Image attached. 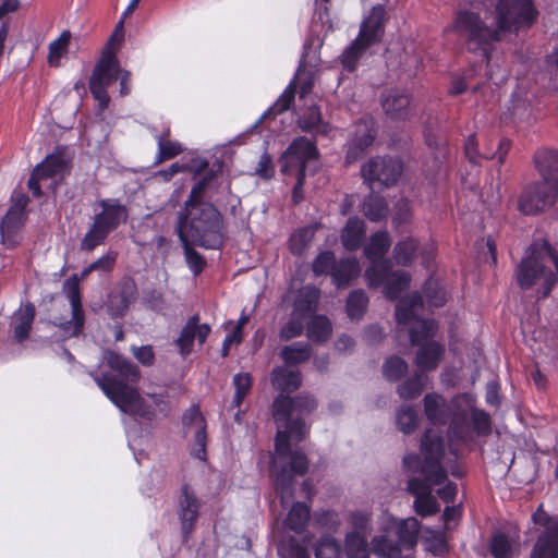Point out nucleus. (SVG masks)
<instances>
[{
    "mask_svg": "<svg viewBox=\"0 0 558 558\" xmlns=\"http://www.w3.org/2000/svg\"><path fill=\"white\" fill-rule=\"evenodd\" d=\"M316 407V400L310 395H300L295 399L281 395L274 401V418L278 430L271 461L276 490L282 505L293 496L294 476L304 475L308 468L304 453L291 450L290 441L300 442L308 433L304 421L295 415L310 413Z\"/></svg>",
    "mask_w": 558,
    "mask_h": 558,
    "instance_id": "obj_1",
    "label": "nucleus"
},
{
    "mask_svg": "<svg viewBox=\"0 0 558 558\" xmlns=\"http://www.w3.org/2000/svg\"><path fill=\"white\" fill-rule=\"evenodd\" d=\"M432 429H427L421 440V456L408 454L403 459L407 469L418 473V477L410 478L408 483L409 492L415 496L414 509L421 517H428L437 513L440 506L436 497L432 494L434 486H441L446 480V470L439 461L441 456V444L436 442L434 452L430 441Z\"/></svg>",
    "mask_w": 558,
    "mask_h": 558,
    "instance_id": "obj_2",
    "label": "nucleus"
},
{
    "mask_svg": "<svg viewBox=\"0 0 558 558\" xmlns=\"http://www.w3.org/2000/svg\"><path fill=\"white\" fill-rule=\"evenodd\" d=\"M204 183H197L185 201L179 216L177 232L180 241L191 240L194 245L218 250L223 244V222L220 213L204 202Z\"/></svg>",
    "mask_w": 558,
    "mask_h": 558,
    "instance_id": "obj_3",
    "label": "nucleus"
},
{
    "mask_svg": "<svg viewBox=\"0 0 558 558\" xmlns=\"http://www.w3.org/2000/svg\"><path fill=\"white\" fill-rule=\"evenodd\" d=\"M423 311L422 296L414 292L400 299L396 306V319L399 326L408 328L411 343L421 345L415 363L422 373L437 368L441 361L445 347L436 341H428L437 330L438 324L434 319L421 318Z\"/></svg>",
    "mask_w": 558,
    "mask_h": 558,
    "instance_id": "obj_4",
    "label": "nucleus"
},
{
    "mask_svg": "<svg viewBox=\"0 0 558 558\" xmlns=\"http://www.w3.org/2000/svg\"><path fill=\"white\" fill-rule=\"evenodd\" d=\"M102 359L120 378L118 379L108 374L95 376V381L98 387L123 413L134 417L151 418L153 411L141 397L140 392L123 383V380L130 383L138 380L140 372L137 366L112 351L104 352Z\"/></svg>",
    "mask_w": 558,
    "mask_h": 558,
    "instance_id": "obj_5",
    "label": "nucleus"
},
{
    "mask_svg": "<svg viewBox=\"0 0 558 558\" xmlns=\"http://www.w3.org/2000/svg\"><path fill=\"white\" fill-rule=\"evenodd\" d=\"M424 413L433 425H448L449 451L458 457L460 447L469 438L468 412L472 409V393H458L447 401L437 392L426 393Z\"/></svg>",
    "mask_w": 558,
    "mask_h": 558,
    "instance_id": "obj_6",
    "label": "nucleus"
},
{
    "mask_svg": "<svg viewBox=\"0 0 558 558\" xmlns=\"http://www.w3.org/2000/svg\"><path fill=\"white\" fill-rule=\"evenodd\" d=\"M391 245L387 231L374 233L364 248L365 256L372 265L365 270V279L369 287L383 286V292L389 300H397L401 292L410 287L411 277L405 270H392L388 259H381Z\"/></svg>",
    "mask_w": 558,
    "mask_h": 558,
    "instance_id": "obj_7",
    "label": "nucleus"
},
{
    "mask_svg": "<svg viewBox=\"0 0 558 558\" xmlns=\"http://www.w3.org/2000/svg\"><path fill=\"white\" fill-rule=\"evenodd\" d=\"M554 265L558 274V255L547 242H534L526 250L515 269V280L523 290H533L538 299L546 298L555 282V274L548 268Z\"/></svg>",
    "mask_w": 558,
    "mask_h": 558,
    "instance_id": "obj_8",
    "label": "nucleus"
},
{
    "mask_svg": "<svg viewBox=\"0 0 558 558\" xmlns=\"http://www.w3.org/2000/svg\"><path fill=\"white\" fill-rule=\"evenodd\" d=\"M452 31L462 39L468 49L478 52L486 66L490 62L493 44L501 40L495 19L488 12L482 15L473 10L459 11L452 24Z\"/></svg>",
    "mask_w": 558,
    "mask_h": 558,
    "instance_id": "obj_9",
    "label": "nucleus"
},
{
    "mask_svg": "<svg viewBox=\"0 0 558 558\" xmlns=\"http://www.w3.org/2000/svg\"><path fill=\"white\" fill-rule=\"evenodd\" d=\"M128 217L126 206L117 198H104L96 202L93 221L81 241V250L93 251L104 244L108 235L124 223Z\"/></svg>",
    "mask_w": 558,
    "mask_h": 558,
    "instance_id": "obj_10",
    "label": "nucleus"
},
{
    "mask_svg": "<svg viewBox=\"0 0 558 558\" xmlns=\"http://www.w3.org/2000/svg\"><path fill=\"white\" fill-rule=\"evenodd\" d=\"M385 13V7L378 4L373 7L369 15L364 19L360 27L359 36L341 54V64L344 70L353 72L367 50L381 39L384 35Z\"/></svg>",
    "mask_w": 558,
    "mask_h": 558,
    "instance_id": "obj_11",
    "label": "nucleus"
},
{
    "mask_svg": "<svg viewBox=\"0 0 558 558\" xmlns=\"http://www.w3.org/2000/svg\"><path fill=\"white\" fill-rule=\"evenodd\" d=\"M536 11L531 0H498L496 4V25L502 37L507 31H519L532 25Z\"/></svg>",
    "mask_w": 558,
    "mask_h": 558,
    "instance_id": "obj_12",
    "label": "nucleus"
},
{
    "mask_svg": "<svg viewBox=\"0 0 558 558\" xmlns=\"http://www.w3.org/2000/svg\"><path fill=\"white\" fill-rule=\"evenodd\" d=\"M120 73L121 69L114 53L109 49L105 50L89 81L90 92L101 110L109 104L107 87L118 80Z\"/></svg>",
    "mask_w": 558,
    "mask_h": 558,
    "instance_id": "obj_13",
    "label": "nucleus"
},
{
    "mask_svg": "<svg viewBox=\"0 0 558 558\" xmlns=\"http://www.w3.org/2000/svg\"><path fill=\"white\" fill-rule=\"evenodd\" d=\"M28 202L27 195L14 192L11 197V206L0 221L1 240L9 248L14 247L22 239L21 232L27 217L26 207Z\"/></svg>",
    "mask_w": 558,
    "mask_h": 558,
    "instance_id": "obj_14",
    "label": "nucleus"
},
{
    "mask_svg": "<svg viewBox=\"0 0 558 558\" xmlns=\"http://www.w3.org/2000/svg\"><path fill=\"white\" fill-rule=\"evenodd\" d=\"M71 155L65 147H57L33 170L28 180V189L35 197L41 195L40 181L62 177L69 169Z\"/></svg>",
    "mask_w": 558,
    "mask_h": 558,
    "instance_id": "obj_15",
    "label": "nucleus"
},
{
    "mask_svg": "<svg viewBox=\"0 0 558 558\" xmlns=\"http://www.w3.org/2000/svg\"><path fill=\"white\" fill-rule=\"evenodd\" d=\"M361 173L368 186L374 190L376 185L390 186L395 184L402 173V163L392 157L371 158L361 168Z\"/></svg>",
    "mask_w": 558,
    "mask_h": 558,
    "instance_id": "obj_16",
    "label": "nucleus"
},
{
    "mask_svg": "<svg viewBox=\"0 0 558 558\" xmlns=\"http://www.w3.org/2000/svg\"><path fill=\"white\" fill-rule=\"evenodd\" d=\"M558 195L555 182H536L527 185L518 202L519 210L524 215H535L549 208Z\"/></svg>",
    "mask_w": 558,
    "mask_h": 558,
    "instance_id": "obj_17",
    "label": "nucleus"
},
{
    "mask_svg": "<svg viewBox=\"0 0 558 558\" xmlns=\"http://www.w3.org/2000/svg\"><path fill=\"white\" fill-rule=\"evenodd\" d=\"M317 149L312 141L301 136L295 138L280 157L281 172L305 177L306 162L314 159Z\"/></svg>",
    "mask_w": 558,
    "mask_h": 558,
    "instance_id": "obj_18",
    "label": "nucleus"
},
{
    "mask_svg": "<svg viewBox=\"0 0 558 558\" xmlns=\"http://www.w3.org/2000/svg\"><path fill=\"white\" fill-rule=\"evenodd\" d=\"M185 437L190 440L191 456L205 461L207 458L206 422L197 405L190 407L182 417Z\"/></svg>",
    "mask_w": 558,
    "mask_h": 558,
    "instance_id": "obj_19",
    "label": "nucleus"
},
{
    "mask_svg": "<svg viewBox=\"0 0 558 558\" xmlns=\"http://www.w3.org/2000/svg\"><path fill=\"white\" fill-rule=\"evenodd\" d=\"M536 524L544 530L537 537L531 558H558V517H547L546 512L538 509L533 514Z\"/></svg>",
    "mask_w": 558,
    "mask_h": 558,
    "instance_id": "obj_20",
    "label": "nucleus"
},
{
    "mask_svg": "<svg viewBox=\"0 0 558 558\" xmlns=\"http://www.w3.org/2000/svg\"><path fill=\"white\" fill-rule=\"evenodd\" d=\"M80 278L74 275L68 278L63 283V291L70 302L72 318L69 322L60 324L64 338L77 336L84 326V312L78 286Z\"/></svg>",
    "mask_w": 558,
    "mask_h": 558,
    "instance_id": "obj_21",
    "label": "nucleus"
},
{
    "mask_svg": "<svg viewBox=\"0 0 558 558\" xmlns=\"http://www.w3.org/2000/svg\"><path fill=\"white\" fill-rule=\"evenodd\" d=\"M430 441L434 442V445H433L434 452L436 451V442L439 441L441 444L442 452H441V456L439 457V461L444 465V469L446 470V476L448 475V473H450L451 475H453L456 477H461L464 472H463L462 468L459 465V463L457 462V460H456L457 457L453 456V458H451V457L446 456L444 440L433 429H432ZM441 485H442V487H439L437 489V495L439 496V498L442 501H445L447 504L452 502L458 493L457 485L452 482H448L447 478L445 480V482Z\"/></svg>",
    "mask_w": 558,
    "mask_h": 558,
    "instance_id": "obj_22",
    "label": "nucleus"
},
{
    "mask_svg": "<svg viewBox=\"0 0 558 558\" xmlns=\"http://www.w3.org/2000/svg\"><path fill=\"white\" fill-rule=\"evenodd\" d=\"M374 121L372 118L362 119L348 142L347 162L355 161L375 140Z\"/></svg>",
    "mask_w": 558,
    "mask_h": 558,
    "instance_id": "obj_23",
    "label": "nucleus"
},
{
    "mask_svg": "<svg viewBox=\"0 0 558 558\" xmlns=\"http://www.w3.org/2000/svg\"><path fill=\"white\" fill-rule=\"evenodd\" d=\"M199 501L194 492L184 485L179 496V519L184 539H186L194 530L198 518Z\"/></svg>",
    "mask_w": 558,
    "mask_h": 558,
    "instance_id": "obj_24",
    "label": "nucleus"
},
{
    "mask_svg": "<svg viewBox=\"0 0 558 558\" xmlns=\"http://www.w3.org/2000/svg\"><path fill=\"white\" fill-rule=\"evenodd\" d=\"M477 146L478 143L476 136L474 134L470 135L464 144V154L471 163L478 165L480 161L484 158H496L498 160V163H502L510 149L511 142L506 138L500 140L497 144L496 151H492L490 149H484L483 151H478Z\"/></svg>",
    "mask_w": 558,
    "mask_h": 558,
    "instance_id": "obj_25",
    "label": "nucleus"
},
{
    "mask_svg": "<svg viewBox=\"0 0 558 558\" xmlns=\"http://www.w3.org/2000/svg\"><path fill=\"white\" fill-rule=\"evenodd\" d=\"M381 106L392 120H407L410 117V98L398 89L387 90L381 97Z\"/></svg>",
    "mask_w": 558,
    "mask_h": 558,
    "instance_id": "obj_26",
    "label": "nucleus"
},
{
    "mask_svg": "<svg viewBox=\"0 0 558 558\" xmlns=\"http://www.w3.org/2000/svg\"><path fill=\"white\" fill-rule=\"evenodd\" d=\"M136 299V287L131 280L123 281L108 298V308L112 316L124 314L130 304Z\"/></svg>",
    "mask_w": 558,
    "mask_h": 558,
    "instance_id": "obj_27",
    "label": "nucleus"
},
{
    "mask_svg": "<svg viewBox=\"0 0 558 558\" xmlns=\"http://www.w3.org/2000/svg\"><path fill=\"white\" fill-rule=\"evenodd\" d=\"M389 530L396 531L398 542L407 549L413 548L417 543L420 522L416 518L410 517L404 520L391 519Z\"/></svg>",
    "mask_w": 558,
    "mask_h": 558,
    "instance_id": "obj_28",
    "label": "nucleus"
},
{
    "mask_svg": "<svg viewBox=\"0 0 558 558\" xmlns=\"http://www.w3.org/2000/svg\"><path fill=\"white\" fill-rule=\"evenodd\" d=\"M361 272V267L356 258H343L336 262L333 270L331 271V279L333 284L338 288L347 287L353 279L357 278Z\"/></svg>",
    "mask_w": 558,
    "mask_h": 558,
    "instance_id": "obj_29",
    "label": "nucleus"
},
{
    "mask_svg": "<svg viewBox=\"0 0 558 558\" xmlns=\"http://www.w3.org/2000/svg\"><path fill=\"white\" fill-rule=\"evenodd\" d=\"M299 126L303 132L312 133L315 135H328L331 128L323 121L322 113L318 107H308L298 120Z\"/></svg>",
    "mask_w": 558,
    "mask_h": 558,
    "instance_id": "obj_30",
    "label": "nucleus"
},
{
    "mask_svg": "<svg viewBox=\"0 0 558 558\" xmlns=\"http://www.w3.org/2000/svg\"><path fill=\"white\" fill-rule=\"evenodd\" d=\"M320 291L313 286H305L300 289L296 299L294 301L293 311L296 314L308 318L316 312L319 302Z\"/></svg>",
    "mask_w": 558,
    "mask_h": 558,
    "instance_id": "obj_31",
    "label": "nucleus"
},
{
    "mask_svg": "<svg viewBox=\"0 0 558 558\" xmlns=\"http://www.w3.org/2000/svg\"><path fill=\"white\" fill-rule=\"evenodd\" d=\"M364 236V221L360 218L352 217L347 221L341 232V243L345 250L355 251L361 246Z\"/></svg>",
    "mask_w": 558,
    "mask_h": 558,
    "instance_id": "obj_32",
    "label": "nucleus"
},
{
    "mask_svg": "<svg viewBox=\"0 0 558 558\" xmlns=\"http://www.w3.org/2000/svg\"><path fill=\"white\" fill-rule=\"evenodd\" d=\"M271 381L276 389L292 392L301 385V373L290 366H280L274 369Z\"/></svg>",
    "mask_w": 558,
    "mask_h": 558,
    "instance_id": "obj_33",
    "label": "nucleus"
},
{
    "mask_svg": "<svg viewBox=\"0 0 558 558\" xmlns=\"http://www.w3.org/2000/svg\"><path fill=\"white\" fill-rule=\"evenodd\" d=\"M35 317V307L27 303L22 305L12 317V327L14 336L19 341H23L28 337L32 324Z\"/></svg>",
    "mask_w": 558,
    "mask_h": 558,
    "instance_id": "obj_34",
    "label": "nucleus"
},
{
    "mask_svg": "<svg viewBox=\"0 0 558 558\" xmlns=\"http://www.w3.org/2000/svg\"><path fill=\"white\" fill-rule=\"evenodd\" d=\"M389 529L383 535L375 536L372 539V551L377 558H398L401 553V544L398 541L389 538Z\"/></svg>",
    "mask_w": 558,
    "mask_h": 558,
    "instance_id": "obj_35",
    "label": "nucleus"
},
{
    "mask_svg": "<svg viewBox=\"0 0 558 558\" xmlns=\"http://www.w3.org/2000/svg\"><path fill=\"white\" fill-rule=\"evenodd\" d=\"M426 145L433 150V159L430 166L429 161H426L425 172L427 177L433 179L437 173L442 171V165L446 159L447 150L440 141L429 134L426 135Z\"/></svg>",
    "mask_w": 558,
    "mask_h": 558,
    "instance_id": "obj_36",
    "label": "nucleus"
},
{
    "mask_svg": "<svg viewBox=\"0 0 558 558\" xmlns=\"http://www.w3.org/2000/svg\"><path fill=\"white\" fill-rule=\"evenodd\" d=\"M427 376L420 372H415L412 376L407 378L397 388V392L401 399L412 400L421 396L425 387Z\"/></svg>",
    "mask_w": 558,
    "mask_h": 558,
    "instance_id": "obj_37",
    "label": "nucleus"
},
{
    "mask_svg": "<svg viewBox=\"0 0 558 558\" xmlns=\"http://www.w3.org/2000/svg\"><path fill=\"white\" fill-rule=\"evenodd\" d=\"M308 519L310 508L302 502H295L291 507L284 520V525L287 529L295 533H302L308 522Z\"/></svg>",
    "mask_w": 558,
    "mask_h": 558,
    "instance_id": "obj_38",
    "label": "nucleus"
},
{
    "mask_svg": "<svg viewBox=\"0 0 558 558\" xmlns=\"http://www.w3.org/2000/svg\"><path fill=\"white\" fill-rule=\"evenodd\" d=\"M347 558H368L369 550L364 535L357 531L347 534L344 541Z\"/></svg>",
    "mask_w": 558,
    "mask_h": 558,
    "instance_id": "obj_39",
    "label": "nucleus"
},
{
    "mask_svg": "<svg viewBox=\"0 0 558 558\" xmlns=\"http://www.w3.org/2000/svg\"><path fill=\"white\" fill-rule=\"evenodd\" d=\"M72 34L64 31L61 35L49 44L48 63L50 66H59L61 59L68 53Z\"/></svg>",
    "mask_w": 558,
    "mask_h": 558,
    "instance_id": "obj_40",
    "label": "nucleus"
},
{
    "mask_svg": "<svg viewBox=\"0 0 558 558\" xmlns=\"http://www.w3.org/2000/svg\"><path fill=\"white\" fill-rule=\"evenodd\" d=\"M331 332V323L326 316L317 315L308 323L307 337L314 342L327 341Z\"/></svg>",
    "mask_w": 558,
    "mask_h": 558,
    "instance_id": "obj_41",
    "label": "nucleus"
},
{
    "mask_svg": "<svg viewBox=\"0 0 558 558\" xmlns=\"http://www.w3.org/2000/svg\"><path fill=\"white\" fill-rule=\"evenodd\" d=\"M280 356L287 364H300L307 361L311 356V345L306 342H294L284 347Z\"/></svg>",
    "mask_w": 558,
    "mask_h": 558,
    "instance_id": "obj_42",
    "label": "nucleus"
},
{
    "mask_svg": "<svg viewBox=\"0 0 558 558\" xmlns=\"http://www.w3.org/2000/svg\"><path fill=\"white\" fill-rule=\"evenodd\" d=\"M469 432L472 428L477 434H487L490 430V417L484 411L476 408L475 397L472 395V409L468 412Z\"/></svg>",
    "mask_w": 558,
    "mask_h": 558,
    "instance_id": "obj_43",
    "label": "nucleus"
},
{
    "mask_svg": "<svg viewBox=\"0 0 558 558\" xmlns=\"http://www.w3.org/2000/svg\"><path fill=\"white\" fill-rule=\"evenodd\" d=\"M424 294L429 306L440 307L447 301V292L440 281L435 277H429L424 286Z\"/></svg>",
    "mask_w": 558,
    "mask_h": 558,
    "instance_id": "obj_44",
    "label": "nucleus"
},
{
    "mask_svg": "<svg viewBox=\"0 0 558 558\" xmlns=\"http://www.w3.org/2000/svg\"><path fill=\"white\" fill-rule=\"evenodd\" d=\"M417 242L413 238H407L405 240L397 243L393 248V258L397 264L401 266L411 265L417 251Z\"/></svg>",
    "mask_w": 558,
    "mask_h": 558,
    "instance_id": "obj_45",
    "label": "nucleus"
},
{
    "mask_svg": "<svg viewBox=\"0 0 558 558\" xmlns=\"http://www.w3.org/2000/svg\"><path fill=\"white\" fill-rule=\"evenodd\" d=\"M169 130H166L162 134L156 135L158 144L157 163L167 159H171L182 151L181 144L175 141H170Z\"/></svg>",
    "mask_w": 558,
    "mask_h": 558,
    "instance_id": "obj_46",
    "label": "nucleus"
},
{
    "mask_svg": "<svg viewBox=\"0 0 558 558\" xmlns=\"http://www.w3.org/2000/svg\"><path fill=\"white\" fill-rule=\"evenodd\" d=\"M363 211L369 220L379 221L387 216L388 206L383 197L369 195L364 201Z\"/></svg>",
    "mask_w": 558,
    "mask_h": 558,
    "instance_id": "obj_47",
    "label": "nucleus"
},
{
    "mask_svg": "<svg viewBox=\"0 0 558 558\" xmlns=\"http://www.w3.org/2000/svg\"><path fill=\"white\" fill-rule=\"evenodd\" d=\"M368 305V298L363 290H354L347 301V313L351 319H360Z\"/></svg>",
    "mask_w": 558,
    "mask_h": 558,
    "instance_id": "obj_48",
    "label": "nucleus"
},
{
    "mask_svg": "<svg viewBox=\"0 0 558 558\" xmlns=\"http://www.w3.org/2000/svg\"><path fill=\"white\" fill-rule=\"evenodd\" d=\"M315 230L314 226H306L296 230L289 240L291 252L295 255H301L314 238Z\"/></svg>",
    "mask_w": 558,
    "mask_h": 558,
    "instance_id": "obj_49",
    "label": "nucleus"
},
{
    "mask_svg": "<svg viewBox=\"0 0 558 558\" xmlns=\"http://www.w3.org/2000/svg\"><path fill=\"white\" fill-rule=\"evenodd\" d=\"M340 543L332 536H322L315 546L316 558H341Z\"/></svg>",
    "mask_w": 558,
    "mask_h": 558,
    "instance_id": "obj_50",
    "label": "nucleus"
},
{
    "mask_svg": "<svg viewBox=\"0 0 558 558\" xmlns=\"http://www.w3.org/2000/svg\"><path fill=\"white\" fill-rule=\"evenodd\" d=\"M418 424L416 410L410 405H402L397 412V425L403 434H411Z\"/></svg>",
    "mask_w": 558,
    "mask_h": 558,
    "instance_id": "obj_51",
    "label": "nucleus"
},
{
    "mask_svg": "<svg viewBox=\"0 0 558 558\" xmlns=\"http://www.w3.org/2000/svg\"><path fill=\"white\" fill-rule=\"evenodd\" d=\"M195 320L196 315L190 317L185 326L182 328L180 336L175 340V344L179 348V353L183 357L187 356L193 350V343L195 339L193 326Z\"/></svg>",
    "mask_w": 558,
    "mask_h": 558,
    "instance_id": "obj_52",
    "label": "nucleus"
},
{
    "mask_svg": "<svg viewBox=\"0 0 558 558\" xmlns=\"http://www.w3.org/2000/svg\"><path fill=\"white\" fill-rule=\"evenodd\" d=\"M408 372V364L399 356L387 359L383 365V374L389 381H397Z\"/></svg>",
    "mask_w": 558,
    "mask_h": 558,
    "instance_id": "obj_53",
    "label": "nucleus"
},
{
    "mask_svg": "<svg viewBox=\"0 0 558 558\" xmlns=\"http://www.w3.org/2000/svg\"><path fill=\"white\" fill-rule=\"evenodd\" d=\"M490 551L494 558H511L513 555V539L502 533L493 536Z\"/></svg>",
    "mask_w": 558,
    "mask_h": 558,
    "instance_id": "obj_54",
    "label": "nucleus"
},
{
    "mask_svg": "<svg viewBox=\"0 0 558 558\" xmlns=\"http://www.w3.org/2000/svg\"><path fill=\"white\" fill-rule=\"evenodd\" d=\"M278 554L281 558H311L306 547L293 537L280 542Z\"/></svg>",
    "mask_w": 558,
    "mask_h": 558,
    "instance_id": "obj_55",
    "label": "nucleus"
},
{
    "mask_svg": "<svg viewBox=\"0 0 558 558\" xmlns=\"http://www.w3.org/2000/svg\"><path fill=\"white\" fill-rule=\"evenodd\" d=\"M306 319L307 318H305L302 315L296 314V312L292 311L290 319L280 329V338L282 340H290L292 338L300 336L303 332L304 322Z\"/></svg>",
    "mask_w": 558,
    "mask_h": 558,
    "instance_id": "obj_56",
    "label": "nucleus"
},
{
    "mask_svg": "<svg viewBox=\"0 0 558 558\" xmlns=\"http://www.w3.org/2000/svg\"><path fill=\"white\" fill-rule=\"evenodd\" d=\"M233 385L235 388V393L232 403L234 407L239 408L251 390L252 377L248 373L236 374L233 377Z\"/></svg>",
    "mask_w": 558,
    "mask_h": 558,
    "instance_id": "obj_57",
    "label": "nucleus"
},
{
    "mask_svg": "<svg viewBox=\"0 0 558 558\" xmlns=\"http://www.w3.org/2000/svg\"><path fill=\"white\" fill-rule=\"evenodd\" d=\"M181 242H182V245L184 248L185 260H186L189 268L195 276L201 274L206 264L205 259L203 258V256L199 253H197L192 247V245H194V244L192 243L191 240H185V241H181Z\"/></svg>",
    "mask_w": 558,
    "mask_h": 558,
    "instance_id": "obj_58",
    "label": "nucleus"
},
{
    "mask_svg": "<svg viewBox=\"0 0 558 558\" xmlns=\"http://www.w3.org/2000/svg\"><path fill=\"white\" fill-rule=\"evenodd\" d=\"M295 94V85L294 82H291L289 86L283 90L278 100L270 107L262 117V119L267 118L272 114L281 113L287 110L294 98Z\"/></svg>",
    "mask_w": 558,
    "mask_h": 558,
    "instance_id": "obj_59",
    "label": "nucleus"
},
{
    "mask_svg": "<svg viewBox=\"0 0 558 558\" xmlns=\"http://www.w3.org/2000/svg\"><path fill=\"white\" fill-rule=\"evenodd\" d=\"M336 265L335 254L329 251L322 252L313 262V272L315 276L330 275Z\"/></svg>",
    "mask_w": 558,
    "mask_h": 558,
    "instance_id": "obj_60",
    "label": "nucleus"
},
{
    "mask_svg": "<svg viewBox=\"0 0 558 558\" xmlns=\"http://www.w3.org/2000/svg\"><path fill=\"white\" fill-rule=\"evenodd\" d=\"M295 80L300 83V97L304 98L312 90L314 84V76L311 72H307L305 69H299Z\"/></svg>",
    "mask_w": 558,
    "mask_h": 558,
    "instance_id": "obj_61",
    "label": "nucleus"
},
{
    "mask_svg": "<svg viewBox=\"0 0 558 558\" xmlns=\"http://www.w3.org/2000/svg\"><path fill=\"white\" fill-rule=\"evenodd\" d=\"M474 74H475V70L472 69V70L468 71L462 78L454 81L450 88V93L452 95H460L466 89H472L474 92L477 90L478 85H471L469 82L471 76Z\"/></svg>",
    "mask_w": 558,
    "mask_h": 558,
    "instance_id": "obj_62",
    "label": "nucleus"
},
{
    "mask_svg": "<svg viewBox=\"0 0 558 558\" xmlns=\"http://www.w3.org/2000/svg\"><path fill=\"white\" fill-rule=\"evenodd\" d=\"M410 218V206L405 198H401L395 206L393 221L396 223L407 222Z\"/></svg>",
    "mask_w": 558,
    "mask_h": 558,
    "instance_id": "obj_63",
    "label": "nucleus"
},
{
    "mask_svg": "<svg viewBox=\"0 0 558 558\" xmlns=\"http://www.w3.org/2000/svg\"><path fill=\"white\" fill-rule=\"evenodd\" d=\"M117 259L116 252H108L97 260L90 264V268H95V270L109 271L112 269Z\"/></svg>",
    "mask_w": 558,
    "mask_h": 558,
    "instance_id": "obj_64",
    "label": "nucleus"
}]
</instances>
